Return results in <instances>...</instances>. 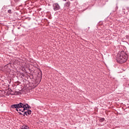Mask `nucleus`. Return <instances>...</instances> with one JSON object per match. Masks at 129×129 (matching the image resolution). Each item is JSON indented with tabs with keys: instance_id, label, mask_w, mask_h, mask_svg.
Returning <instances> with one entry per match:
<instances>
[{
	"instance_id": "9d476101",
	"label": "nucleus",
	"mask_w": 129,
	"mask_h": 129,
	"mask_svg": "<svg viewBox=\"0 0 129 129\" xmlns=\"http://www.w3.org/2000/svg\"><path fill=\"white\" fill-rule=\"evenodd\" d=\"M19 113H20V114H22V113L19 112Z\"/></svg>"
},
{
	"instance_id": "6e6552de",
	"label": "nucleus",
	"mask_w": 129,
	"mask_h": 129,
	"mask_svg": "<svg viewBox=\"0 0 129 129\" xmlns=\"http://www.w3.org/2000/svg\"><path fill=\"white\" fill-rule=\"evenodd\" d=\"M8 13L9 14H12V10H8Z\"/></svg>"
},
{
	"instance_id": "20e7f679",
	"label": "nucleus",
	"mask_w": 129,
	"mask_h": 129,
	"mask_svg": "<svg viewBox=\"0 0 129 129\" xmlns=\"http://www.w3.org/2000/svg\"><path fill=\"white\" fill-rule=\"evenodd\" d=\"M31 113H32V111L30 110H27V111L24 112V115H25V114H26V115H28V114H31Z\"/></svg>"
},
{
	"instance_id": "0eeeda50",
	"label": "nucleus",
	"mask_w": 129,
	"mask_h": 129,
	"mask_svg": "<svg viewBox=\"0 0 129 129\" xmlns=\"http://www.w3.org/2000/svg\"><path fill=\"white\" fill-rule=\"evenodd\" d=\"M22 129H30L28 126H25Z\"/></svg>"
},
{
	"instance_id": "f257e3e1",
	"label": "nucleus",
	"mask_w": 129,
	"mask_h": 129,
	"mask_svg": "<svg viewBox=\"0 0 129 129\" xmlns=\"http://www.w3.org/2000/svg\"><path fill=\"white\" fill-rule=\"evenodd\" d=\"M12 108H16L17 111H21V112H24L27 108H30L31 107L28 105V104H24L22 103H20L19 104H17L13 105L12 106Z\"/></svg>"
},
{
	"instance_id": "1a4fd4ad",
	"label": "nucleus",
	"mask_w": 129,
	"mask_h": 129,
	"mask_svg": "<svg viewBox=\"0 0 129 129\" xmlns=\"http://www.w3.org/2000/svg\"><path fill=\"white\" fill-rule=\"evenodd\" d=\"M39 74H40V76H42V72H40L39 73Z\"/></svg>"
},
{
	"instance_id": "f03ea898",
	"label": "nucleus",
	"mask_w": 129,
	"mask_h": 129,
	"mask_svg": "<svg viewBox=\"0 0 129 129\" xmlns=\"http://www.w3.org/2000/svg\"><path fill=\"white\" fill-rule=\"evenodd\" d=\"M118 60L120 63H124L127 60V54L123 51H121L118 57Z\"/></svg>"
},
{
	"instance_id": "7ed1b4c3",
	"label": "nucleus",
	"mask_w": 129,
	"mask_h": 129,
	"mask_svg": "<svg viewBox=\"0 0 129 129\" xmlns=\"http://www.w3.org/2000/svg\"><path fill=\"white\" fill-rule=\"evenodd\" d=\"M53 10L54 11H58V10L60 9V6H59L58 4L55 3L53 5Z\"/></svg>"
},
{
	"instance_id": "423d86ee",
	"label": "nucleus",
	"mask_w": 129,
	"mask_h": 129,
	"mask_svg": "<svg viewBox=\"0 0 129 129\" xmlns=\"http://www.w3.org/2000/svg\"><path fill=\"white\" fill-rule=\"evenodd\" d=\"M103 121H104V118H101L100 119V122H103Z\"/></svg>"
},
{
	"instance_id": "39448f33",
	"label": "nucleus",
	"mask_w": 129,
	"mask_h": 129,
	"mask_svg": "<svg viewBox=\"0 0 129 129\" xmlns=\"http://www.w3.org/2000/svg\"><path fill=\"white\" fill-rule=\"evenodd\" d=\"M70 6V2H68L64 4L65 8H68Z\"/></svg>"
}]
</instances>
